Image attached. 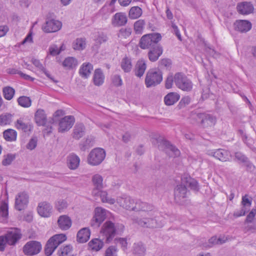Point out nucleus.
<instances>
[{
    "instance_id": "22",
    "label": "nucleus",
    "mask_w": 256,
    "mask_h": 256,
    "mask_svg": "<svg viewBox=\"0 0 256 256\" xmlns=\"http://www.w3.org/2000/svg\"><path fill=\"white\" fill-rule=\"evenodd\" d=\"M236 30L240 32H246L252 28V24L247 20H237L234 23Z\"/></svg>"
},
{
    "instance_id": "64",
    "label": "nucleus",
    "mask_w": 256,
    "mask_h": 256,
    "mask_svg": "<svg viewBox=\"0 0 256 256\" xmlns=\"http://www.w3.org/2000/svg\"><path fill=\"white\" fill-rule=\"evenodd\" d=\"M159 62L160 67L168 68L171 64L170 60L168 58H163Z\"/></svg>"
},
{
    "instance_id": "27",
    "label": "nucleus",
    "mask_w": 256,
    "mask_h": 256,
    "mask_svg": "<svg viewBox=\"0 0 256 256\" xmlns=\"http://www.w3.org/2000/svg\"><path fill=\"white\" fill-rule=\"evenodd\" d=\"M59 228L62 230H67L72 226V220L70 218L66 215L60 216L58 220Z\"/></svg>"
},
{
    "instance_id": "51",
    "label": "nucleus",
    "mask_w": 256,
    "mask_h": 256,
    "mask_svg": "<svg viewBox=\"0 0 256 256\" xmlns=\"http://www.w3.org/2000/svg\"><path fill=\"white\" fill-rule=\"evenodd\" d=\"M111 80L112 85L118 87L122 84V80L120 75L114 74L111 77Z\"/></svg>"
},
{
    "instance_id": "2",
    "label": "nucleus",
    "mask_w": 256,
    "mask_h": 256,
    "mask_svg": "<svg viewBox=\"0 0 256 256\" xmlns=\"http://www.w3.org/2000/svg\"><path fill=\"white\" fill-rule=\"evenodd\" d=\"M187 188L193 190H198V184L194 179L184 176L182 178L181 184L178 185L174 189V196L176 202L182 204L186 201L188 194Z\"/></svg>"
},
{
    "instance_id": "13",
    "label": "nucleus",
    "mask_w": 256,
    "mask_h": 256,
    "mask_svg": "<svg viewBox=\"0 0 256 256\" xmlns=\"http://www.w3.org/2000/svg\"><path fill=\"white\" fill-rule=\"evenodd\" d=\"M75 122V118L72 116H67L60 118L58 122V131L64 132L70 130Z\"/></svg>"
},
{
    "instance_id": "16",
    "label": "nucleus",
    "mask_w": 256,
    "mask_h": 256,
    "mask_svg": "<svg viewBox=\"0 0 256 256\" xmlns=\"http://www.w3.org/2000/svg\"><path fill=\"white\" fill-rule=\"evenodd\" d=\"M29 196L24 192H19L15 198V208L19 211L24 210L28 203Z\"/></svg>"
},
{
    "instance_id": "34",
    "label": "nucleus",
    "mask_w": 256,
    "mask_h": 256,
    "mask_svg": "<svg viewBox=\"0 0 256 256\" xmlns=\"http://www.w3.org/2000/svg\"><path fill=\"white\" fill-rule=\"evenodd\" d=\"M120 67L124 72H130L132 68L131 58L128 56L124 57L122 60Z\"/></svg>"
},
{
    "instance_id": "8",
    "label": "nucleus",
    "mask_w": 256,
    "mask_h": 256,
    "mask_svg": "<svg viewBox=\"0 0 256 256\" xmlns=\"http://www.w3.org/2000/svg\"><path fill=\"white\" fill-rule=\"evenodd\" d=\"M114 224L110 221L106 222L102 226L100 234L102 236L103 240L106 242H110L115 236L116 233H118Z\"/></svg>"
},
{
    "instance_id": "38",
    "label": "nucleus",
    "mask_w": 256,
    "mask_h": 256,
    "mask_svg": "<svg viewBox=\"0 0 256 256\" xmlns=\"http://www.w3.org/2000/svg\"><path fill=\"white\" fill-rule=\"evenodd\" d=\"M2 92L4 98L8 100H12L15 94L14 89L10 86L4 87Z\"/></svg>"
},
{
    "instance_id": "28",
    "label": "nucleus",
    "mask_w": 256,
    "mask_h": 256,
    "mask_svg": "<svg viewBox=\"0 0 256 256\" xmlns=\"http://www.w3.org/2000/svg\"><path fill=\"white\" fill-rule=\"evenodd\" d=\"M35 122L38 126H44L47 122V117L44 110L38 109L34 115Z\"/></svg>"
},
{
    "instance_id": "58",
    "label": "nucleus",
    "mask_w": 256,
    "mask_h": 256,
    "mask_svg": "<svg viewBox=\"0 0 256 256\" xmlns=\"http://www.w3.org/2000/svg\"><path fill=\"white\" fill-rule=\"evenodd\" d=\"M117 249L115 246H110L106 251V256H116Z\"/></svg>"
},
{
    "instance_id": "17",
    "label": "nucleus",
    "mask_w": 256,
    "mask_h": 256,
    "mask_svg": "<svg viewBox=\"0 0 256 256\" xmlns=\"http://www.w3.org/2000/svg\"><path fill=\"white\" fill-rule=\"evenodd\" d=\"M62 26V22L57 20H50L46 22L42 28L46 32H54L59 30Z\"/></svg>"
},
{
    "instance_id": "30",
    "label": "nucleus",
    "mask_w": 256,
    "mask_h": 256,
    "mask_svg": "<svg viewBox=\"0 0 256 256\" xmlns=\"http://www.w3.org/2000/svg\"><path fill=\"white\" fill-rule=\"evenodd\" d=\"M68 166L71 170H76L79 166L80 159L79 157L74 154L68 156L67 160Z\"/></svg>"
},
{
    "instance_id": "29",
    "label": "nucleus",
    "mask_w": 256,
    "mask_h": 256,
    "mask_svg": "<svg viewBox=\"0 0 256 256\" xmlns=\"http://www.w3.org/2000/svg\"><path fill=\"white\" fill-rule=\"evenodd\" d=\"M90 236V229L88 228H82L77 234V240L80 243L86 242L89 240Z\"/></svg>"
},
{
    "instance_id": "23",
    "label": "nucleus",
    "mask_w": 256,
    "mask_h": 256,
    "mask_svg": "<svg viewBox=\"0 0 256 256\" xmlns=\"http://www.w3.org/2000/svg\"><path fill=\"white\" fill-rule=\"evenodd\" d=\"M199 118H202V124L204 127L214 126L216 122V118L210 114H198Z\"/></svg>"
},
{
    "instance_id": "49",
    "label": "nucleus",
    "mask_w": 256,
    "mask_h": 256,
    "mask_svg": "<svg viewBox=\"0 0 256 256\" xmlns=\"http://www.w3.org/2000/svg\"><path fill=\"white\" fill-rule=\"evenodd\" d=\"M132 33V29L129 28H122L118 32V36L121 38H126Z\"/></svg>"
},
{
    "instance_id": "60",
    "label": "nucleus",
    "mask_w": 256,
    "mask_h": 256,
    "mask_svg": "<svg viewBox=\"0 0 256 256\" xmlns=\"http://www.w3.org/2000/svg\"><path fill=\"white\" fill-rule=\"evenodd\" d=\"M37 145V139L36 138H31L26 145V148L30 150H34Z\"/></svg>"
},
{
    "instance_id": "39",
    "label": "nucleus",
    "mask_w": 256,
    "mask_h": 256,
    "mask_svg": "<svg viewBox=\"0 0 256 256\" xmlns=\"http://www.w3.org/2000/svg\"><path fill=\"white\" fill-rule=\"evenodd\" d=\"M88 245L92 250L97 252L102 248L104 242L98 238H94L88 243Z\"/></svg>"
},
{
    "instance_id": "33",
    "label": "nucleus",
    "mask_w": 256,
    "mask_h": 256,
    "mask_svg": "<svg viewBox=\"0 0 256 256\" xmlns=\"http://www.w3.org/2000/svg\"><path fill=\"white\" fill-rule=\"evenodd\" d=\"M85 134V127L82 124H76L73 130L72 136L74 138L79 140Z\"/></svg>"
},
{
    "instance_id": "62",
    "label": "nucleus",
    "mask_w": 256,
    "mask_h": 256,
    "mask_svg": "<svg viewBox=\"0 0 256 256\" xmlns=\"http://www.w3.org/2000/svg\"><path fill=\"white\" fill-rule=\"evenodd\" d=\"M7 244V240L4 236H0V251L3 252L5 250L6 245Z\"/></svg>"
},
{
    "instance_id": "47",
    "label": "nucleus",
    "mask_w": 256,
    "mask_h": 256,
    "mask_svg": "<svg viewBox=\"0 0 256 256\" xmlns=\"http://www.w3.org/2000/svg\"><path fill=\"white\" fill-rule=\"evenodd\" d=\"M226 238L224 236L220 237L218 238L216 236L212 237L208 240L210 245L209 246H212V245L214 244H222L226 242Z\"/></svg>"
},
{
    "instance_id": "10",
    "label": "nucleus",
    "mask_w": 256,
    "mask_h": 256,
    "mask_svg": "<svg viewBox=\"0 0 256 256\" xmlns=\"http://www.w3.org/2000/svg\"><path fill=\"white\" fill-rule=\"evenodd\" d=\"M41 244L36 240L27 242L22 248L23 252L27 256H32L38 254L42 250Z\"/></svg>"
},
{
    "instance_id": "15",
    "label": "nucleus",
    "mask_w": 256,
    "mask_h": 256,
    "mask_svg": "<svg viewBox=\"0 0 256 256\" xmlns=\"http://www.w3.org/2000/svg\"><path fill=\"white\" fill-rule=\"evenodd\" d=\"M4 236L8 245L14 246L22 238V233L20 229L13 228L8 230Z\"/></svg>"
},
{
    "instance_id": "46",
    "label": "nucleus",
    "mask_w": 256,
    "mask_h": 256,
    "mask_svg": "<svg viewBox=\"0 0 256 256\" xmlns=\"http://www.w3.org/2000/svg\"><path fill=\"white\" fill-rule=\"evenodd\" d=\"M146 22L143 20H139L134 24V30L136 34H141L144 30Z\"/></svg>"
},
{
    "instance_id": "19",
    "label": "nucleus",
    "mask_w": 256,
    "mask_h": 256,
    "mask_svg": "<svg viewBox=\"0 0 256 256\" xmlns=\"http://www.w3.org/2000/svg\"><path fill=\"white\" fill-rule=\"evenodd\" d=\"M92 180L94 186L92 194L94 196H97L99 191L103 188V178L100 174H96L92 176Z\"/></svg>"
},
{
    "instance_id": "55",
    "label": "nucleus",
    "mask_w": 256,
    "mask_h": 256,
    "mask_svg": "<svg viewBox=\"0 0 256 256\" xmlns=\"http://www.w3.org/2000/svg\"><path fill=\"white\" fill-rule=\"evenodd\" d=\"M174 82V76L169 74L166 80L165 87L167 89H170L172 88Z\"/></svg>"
},
{
    "instance_id": "9",
    "label": "nucleus",
    "mask_w": 256,
    "mask_h": 256,
    "mask_svg": "<svg viewBox=\"0 0 256 256\" xmlns=\"http://www.w3.org/2000/svg\"><path fill=\"white\" fill-rule=\"evenodd\" d=\"M162 74L154 69L150 70L146 73L145 84L147 88L155 86L162 81Z\"/></svg>"
},
{
    "instance_id": "45",
    "label": "nucleus",
    "mask_w": 256,
    "mask_h": 256,
    "mask_svg": "<svg viewBox=\"0 0 256 256\" xmlns=\"http://www.w3.org/2000/svg\"><path fill=\"white\" fill-rule=\"evenodd\" d=\"M100 195L101 200L103 202H106L110 204H114L115 202L114 198L108 197L106 191L100 190L97 196Z\"/></svg>"
},
{
    "instance_id": "4",
    "label": "nucleus",
    "mask_w": 256,
    "mask_h": 256,
    "mask_svg": "<svg viewBox=\"0 0 256 256\" xmlns=\"http://www.w3.org/2000/svg\"><path fill=\"white\" fill-rule=\"evenodd\" d=\"M66 239V237L64 234H56L51 237L47 242L44 248L46 254L47 256L52 255L57 247Z\"/></svg>"
},
{
    "instance_id": "14",
    "label": "nucleus",
    "mask_w": 256,
    "mask_h": 256,
    "mask_svg": "<svg viewBox=\"0 0 256 256\" xmlns=\"http://www.w3.org/2000/svg\"><path fill=\"white\" fill-rule=\"evenodd\" d=\"M138 200H134L129 196L124 195L116 199L117 202L124 208L134 211Z\"/></svg>"
},
{
    "instance_id": "1",
    "label": "nucleus",
    "mask_w": 256,
    "mask_h": 256,
    "mask_svg": "<svg viewBox=\"0 0 256 256\" xmlns=\"http://www.w3.org/2000/svg\"><path fill=\"white\" fill-rule=\"evenodd\" d=\"M134 211L140 213V218L136 220V222L140 226L154 228H161L164 224L163 218L156 216L157 211L150 204L138 200Z\"/></svg>"
},
{
    "instance_id": "37",
    "label": "nucleus",
    "mask_w": 256,
    "mask_h": 256,
    "mask_svg": "<svg viewBox=\"0 0 256 256\" xmlns=\"http://www.w3.org/2000/svg\"><path fill=\"white\" fill-rule=\"evenodd\" d=\"M4 138L8 142H13L16 140L17 132L13 129H8L3 132Z\"/></svg>"
},
{
    "instance_id": "63",
    "label": "nucleus",
    "mask_w": 256,
    "mask_h": 256,
    "mask_svg": "<svg viewBox=\"0 0 256 256\" xmlns=\"http://www.w3.org/2000/svg\"><path fill=\"white\" fill-rule=\"evenodd\" d=\"M252 224H249L246 228V231H250L252 232H256V219L251 223Z\"/></svg>"
},
{
    "instance_id": "44",
    "label": "nucleus",
    "mask_w": 256,
    "mask_h": 256,
    "mask_svg": "<svg viewBox=\"0 0 256 256\" xmlns=\"http://www.w3.org/2000/svg\"><path fill=\"white\" fill-rule=\"evenodd\" d=\"M235 158H236L240 162H242L246 165L248 166H249L250 168L254 166L252 163H250L248 158L245 156L243 154L240 152H236L235 153Z\"/></svg>"
},
{
    "instance_id": "54",
    "label": "nucleus",
    "mask_w": 256,
    "mask_h": 256,
    "mask_svg": "<svg viewBox=\"0 0 256 256\" xmlns=\"http://www.w3.org/2000/svg\"><path fill=\"white\" fill-rule=\"evenodd\" d=\"M15 126L16 128L24 131H26L28 128V124L24 122L23 120L21 119L17 120L15 124Z\"/></svg>"
},
{
    "instance_id": "12",
    "label": "nucleus",
    "mask_w": 256,
    "mask_h": 256,
    "mask_svg": "<svg viewBox=\"0 0 256 256\" xmlns=\"http://www.w3.org/2000/svg\"><path fill=\"white\" fill-rule=\"evenodd\" d=\"M107 212L108 211L102 207L96 208L91 221L92 226H99L105 220Z\"/></svg>"
},
{
    "instance_id": "42",
    "label": "nucleus",
    "mask_w": 256,
    "mask_h": 256,
    "mask_svg": "<svg viewBox=\"0 0 256 256\" xmlns=\"http://www.w3.org/2000/svg\"><path fill=\"white\" fill-rule=\"evenodd\" d=\"M142 14V10L138 6H133L129 11V18L130 19H136Z\"/></svg>"
},
{
    "instance_id": "32",
    "label": "nucleus",
    "mask_w": 256,
    "mask_h": 256,
    "mask_svg": "<svg viewBox=\"0 0 256 256\" xmlns=\"http://www.w3.org/2000/svg\"><path fill=\"white\" fill-rule=\"evenodd\" d=\"M180 98V96L178 93L172 92L164 96V101L166 105L172 106L176 103Z\"/></svg>"
},
{
    "instance_id": "40",
    "label": "nucleus",
    "mask_w": 256,
    "mask_h": 256,
    "mask_svg": "<svg viewBox=\"0 0 256 256\" xmlns=\"http://www.w3.org/2000/svg\"><path fill=\"white\" fill-rule=\"evenodd\" d=\"M86 46V39L84 38H78L72 43V48L75 50H82Z\"/></svg>"
},
{
    "instance_id": "50",
    "label": "nucleus",
    "mask_w": 256,
    "mask_h": 256,
    "mask_svg": "<svg viewBox=\"0 0 256 256\" xmlns=\"http://www.w3.org/2000/svg\"><path fill=\"white\" fill-rule=\"evenodd\" d=\"M14 158L15 156L12 154H9L4 155L2 162V164L4 166L10 165Z\"/></svg>"
},
{
    "instance_id": "36",
    "label": "nucleus",
    "mask_w": 256,
    "mask_h": 256,
    "mask_svg": "<svg viewBox=\"0 0 256 256\" xmlns=\"http://www.w3.org/2000/svg\"><path fill=\"white\" fill-rule=\"evenodd\" d=\"M78 65V61L74 57H68L65 58L62 62V66L66 69H72Z\"/></svg>"
},
{
    "instance_id": "41",
    "label": "nucleus",
    "mask_w": 256,
    "mask_h": 256,
    "mask_svg": "<svg viewBox=\"0 0 256 256\" xmlns=\"http://www.w3.org/2000/svg\"><path fill=\"white\" fill-rule=\"evenodd\" d=\"M13 115L10 113L6 112L0 115V126L10 124L12 122Z\"/></svg>"
},
{
    "instance_id": "43",
    "label": "nucleus",
    "mask_w": 256,
    "mask_h": 256,
    "mask_svg": "<svg viewBox=\"0 0 256 256\" xmlns=\"http://www.w3.org/2000/svg\"><path fill=\"white\" fill-rule=\"evenodd\" d=\"M17 102L20 106L25 108H29L32 105V100L30 98L26 96L19 97Z\"/></svg>"
},
{
    "instance_id": "21",
    "label": "nucleus",
    "mask_w": 256,
    "mask_h": 256,
    "mask_svg": "<svg viewBox=\"0 0 256 256\" xmlns=\"http://www.w3.org/2000/svg\"><path fill=\"white\" fill-rule=\"evenodd\" d=\"M128 21L126 16L123 12H117L112 19V24L114 26L118 27L124 26Z\"/></svg>"
},
{
    "instance_id": "59",
    "label": "nucleus",
    "mask_w": 256,
    "mask_h": 256,
    "mask_svg": "<svg viewBox=\"0 0 256 256\" xmlns=\"http://www.w3.org/2000/svg\"><path fill=\"white\" fill-rule=\"evenodd\" d=\"M72 250L70 246H66L60 249V252L59 253V256H64L68 254Z\"/></svg>"
},
{
    "instance_id": "52",
    "label": "nucleus",
    "mask_w": 256,
    "mask_h": 256,
    "mask_svg": "<svg viewBox=\"0 0 256 256\" xmlns=\"http://www.w3.org/2000/svg\"><path fill=\"white\" fill-rule=\"evenodd\" d=\"M256 214V208H252L248 214L245 220L246 224L252 223L254 220V216Z\"/></svg>"
},
{
    "instance_id": "56",
    "label": "nucleus",
    "mask_w": 256,
    "mask_h": 256,
    "mask_svg": "<svg viewBox=\"0 0 256 256\" xmlns=\"http://www.w3.org/2000/svg\"><path fill=\"white\" fill-rule=\"evenodd\" d=\"M94 140V138L92 136H88L82 148H81V149L84 150L90 146H92L93 144Z\"/></svg>"
},
{
    "instance_id": "7",
    "label": "nucleus",
    "mask_w": 256,
    "mask_h": 256,
    "mask_svg": "<svg viewBox=\"0 0 256 256\" xmlns=\"http://www.w3.org/2000/svg\"><path fill=\"white\" fill-rule=\"evenodd\" d=\"M174 84L182 90L190 92L192 88V83L183 73L177 72L174 74Z\"/></svg>"
},
{
    "instance_id": "3",
    "label": "nucleus",
    "mask_w": 256,
    "mask_h": 256,
    "mask_svg": "<svg viewBox=\"0 0 256 256\" xmlns=\"http://www.w3.org/2000/svg\"><path fill=\"white\" fill-rule=\"evenodd\" d=\"M162 36L159 33H152L144 35L139 42L140 47L143 49H150L156 46H158V42L161 40Z\"/></svg>"
},
{
    "instance_id": "24",
    "label": "nucleus",
    "mask_w": 256,
    "mask_h": 256,
    "mask_svg": "<svg viewBox=\"0 0 256 256\" xmlns=\"http://www.w3.org/2000/svg\"><path fill=\"white\" fill-rule=\"evenodd\" d=\"M254 9V6L250 2H243L237 6L238 11L242 14H250L252 12Z\"/></svg>"
},
{
    "instance_id": "26",
    "label": "nucleus",
    "mask_w": 256,
    "mask_h": 256,
    "mask_svg": "<svg viewBox=\"0 0 256 256\" xmlns=\"http://www.w3.org/2000/svg\"><path fill=\"white\" fill-rule=\"evenodd\" d=\"M146 68V61L144 59L138 60L135 66L134 74L135 75L138 77L141 78L144 74Z\"/></svg>"
},
{
    "instance_id": "53",
    "label": "nucleus",
    "mask_w": 256,
    "mask_h": 256,
    "mask_svg": "<svg viewBox=\"0 0 256 256\" xmlns=\"http://www.w3.org/2000/svg\"><path fill=\"white\" fill-rule=\"evenodd\" d=\"M252 200L249 199L248 194H245L242 197V208L246 209V207L250 208L252 205Z\"/></svg>"
},
{
    "instance_id": "6",
    "label": "nucleus",
    "mask_w": 256,
    "mask_h": 256,
    "mask_svg": "<svg viewBox=\"0 0 256 256\" xmlns=\"http://www.w3.org/2000/svg\"><path fill=\"white\" fill-rule=\"evenodd\" d=\"M156 143L160 150H164L166 152L172 157H177L180 155V151L176 146L170 144L167 140L159 136L156 138Z\"/></svg>"
},
{
    "instance_id": "5",
    "label": "nucleus",
    "mask_w": 256,
    "mask_h": 256,
    "mask_svg": "<svg viewBox=\"0 0 256 256\" xmlns=\"http://www.w3.org/2000/svg\"><path fill=\"white\" fill-rule=\"evenodd\" d=\"M106 157L105 150L101 148L92 150L88 156V163L93 166L100 164Z\"/></svg>"
},
{
    "instance_id": "35",
    "label": "nucleus",
    "mask_w": 256,
    "mask_h": 256,
    "mask_svg": "<svg viewBox=\"0 0 256 256\" xmlns=\"http://www.w3.org/2000/svg\"><path fill=\"white\" fill-rule=\"evenodd\" d=\"M146 249L142 242L136 243L133 246V254L134 256H144Z\"/></svg>"
},
{
    "instance_id": "11",
    "label": "nucleus",
    "mask_w": 256,
    "mask_h": 256,
    "mask_svg": "<svg viewBox=\"0 0 256 256\" xmlns=\"http://www.w3.org/2000/svg\"><path fill=\"white\" fill-rule=\"evenodd\" d=\"M206 154L222 162L229 161L231 157L230 152L222 148L208 150L206 152Z\"/></svg>"
},
{
    "instance_id": "57",
    "label": "nucleus",
    "mask_w": 256,
    "mask_h": 256,
    "mask_svg": "<svg viewBox=\"0 0 256 256\" xmlns=\"http://www.w3.org/2000/svg\"><path fill=\"white\" fill-rule=\"evenodd\" d=\"M0 214L3 217H6L8 216V204L6 202L2 204L0 207Z\"/></svg>"
},
{
    "instance_id": "31",
    "label": "nucleus",
    "mask_w": 256,
    "mask_h": 256,
    "mask_svg": "<svg viewBox=\"0 0 256 256\" xmlns=\"http://www.w3.org/2000/svg\"><path fill=\"white\" fill-rule=\"evenodd\" d=\"M93 69V66L90 62L84 63L79 70L80 76L84 78H88Z\"/></svg>"
},
{
    "instance_id": "48",
    "label": "nucleus",
    "mask_w": 256,
    "mask_h": 256,
    "mask_svg": "<svg viewBox=\"0 0 256 256\" xmlns=\"http://www.w3.org/2000/svg\"><path fill=\"white\" fill-rule=\"evenodd\" d=\"M68 205L66 201L64 200H58L55 202V208L60 212L66 208Z\"/></svg>"
},
{
    "instance_id": "20",
    "label": "nucleus",
    "mask_w": 256,
    "mask_h": 256,
    "mask_svg": "<svg viewBox=\"0 0 256 256\" xmlns=\"http://www.w3.org/2000/svg\"><path fill=\"white\" fill-rule=\"evenodd\" d=\"M163 48L160 44L150 48L148 53L149 60L152 62H156L162 54Z\"/></svg>"
},
{
    "instance_id": "25",
    "label": "nucleus",
    "mask_w": 256,
    "mask_h": 256,
    "mask_svg": "<svg viewBox=\"0 0 256 256\" xmlns=\"http://www.w3.org/2000/svg\"><path fill=\"white\" fill-rule=\"evenodd\" d=\"M105 76L102 70L100 68H96L94 70L92 76V81L96 86H102L104 82Z\"/></svg>"
},
{
    "instance_id": "18",
    "label": "nucleus",
    "mask_w": 256,
    "mask_h": 256,
    "mask_svg": "<svg viewBox=\"0 0 256 256\" xmlns=\"http://www.w3.org/2000/svg\"><path fill=\"white\" fill-rule=\"evenodd\" d=\"M52 206L46 202H43L38 204L37 208L38 214L42 217L48 218L52 212Z\"/></svg>"
},
{
    "instance_id": "61",
    "label": "nucleus",
    "mask_w": 256,
    "mask_h": 256,
    "mask_svg": "<svg viewBox=\"0 0 256 256\" xmlns=\"http://www.w3.org/2000/svg\"><path fill=\"white\" fill-rule=\"evenodd\" d=\"M49 52L50 54L54 56L60 53V50L57 46L53 45L50 47Z\"/></svg>"
}]
</instances>
